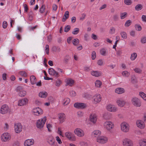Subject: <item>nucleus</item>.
Returning a JSON list of instances; mask_svg holds the SVG:
<instances>
[{
  "mask_svg": "<svg viewBox=\"0 0 146 146\" xmlns=\"http://www.w3.org/2000/svg\"><path fill=\"white\" fill-rule=\"evenodd\" d=\"M69 13L68 11H66L65 12L64 16L62 19V21L63 22L65 21L66 19H67L69 17Z\"/></svg>",
  "mask_w": 146,
  "mask_h": 146,
  "instance_id": "obj_28",
  "label": "nucleus"
},
{
  "mask_svg": "<svg viewBox=\"0 0 146 146\" xmlns=\"http://www.w3.org/2000/svg\"><path fill=\"white\" fill-rule=\"evenodd\" d=\"M91 74L96 77H98L101 75V73L97 71H92L91 72Z\"/></svg>",
  "mask_w": 146,
  "mask_h": 146,
  "instance_id": "obj_24",
  "label": "nucleus"
},
{
  "mask_svg": "<svg viewBox=\"0 0 146 146\" xmlns=\"http://www.w3.org/2000/svg\"><path fill=\"white\" fill-rule=\"evenodd\" d=\"M48 94L46 92H42L39 93V96L41 98H45L47 96Z\"/></svg>",
  "mask_w": 146,
  "mask_h": 146,
  "instance_id": "obj_22",
  "label": "nucleus"
},
{
  "mask_svg": "<svg viewBox=\"0 0 146 146\" xmlns=\"http://www.w3.org/2000/svg\"><path fill=\"white\" fill-rule=\"evenodd\" d=\"M54 139L52 137H50L48 139V143L51 145H52L54 143Z\"/></svg>",
  "mask_w": 146,
  "mask_h": 146,
  "instance_id": "obj_33",
  "label": "nucleus"
},
{
  "mask_svg": "<svg viewBox=\"0 0 146 146\" xmlns=\"http://www.w3.org/2000/svg\"><path fill=\"white\" fill-rule=\"evenodd\" d=\"M141 42L143 44L146 43V37L143 36L142 37L141 39Z\"/></svg>",
  "mask_w": 146,
  "mask_h": 146,
  "instance_id": "obj_51",
  "label": "nucleus"
},
{
  "mask_svg": "<svg viewBox=\"0 0 146 146\" xmlns=\"http://www.w3.org/2000/svg\"><path fill=\"white\" fill-rule=\"evenodd\" d=\"M104 126L107 130H110L113 128L114 125L112 122L107 121L104 123Z\"/></svg>",
  "mask_w": 146,
  "mask_h": 146,
  "instance_id": "obj_3",
  "label": "nucleus"
},
{
  "mask_svg": "<svg viewBox=\"0 0 146 146\" xmlns=\"http://www.w3.org/2000/svg\"><path fill=\"white\" fill-rule=\"evenodd\" d=\"M135 72L137 73H140L142 72V70L139 68H135L134 69Z\"/></svg>",
  "mask_w": 146,
  "mask_h": 146,
  "instance_id": "obj_47",
  "label": "nucleus"
},
{
  "mask_svg": "<svg viewBox=\"0 0 146 146\" xmlns=\"http://www.w3.org/2000/svg\"><path fill=\"white\" fill-rule=\"evenodd\" d=\"M113 20L114 21H117L118 18V16L117 15H114L113 17Z\"/></svg>",
  "mask_w": 146,
  "mask_h": 146,
  "instance_id": "obj_62",
  "label": "nucleus"
},
{
  "mask_svg": "<svg viewBox=\"0 0 146 146\" xmlns=\"http://www.w3.org/2000/svg\"><path fill=\"white\" fill-rule=\"evenodd\" d=\"M28 103V101H18V105L19 106H23L26 105Z\"/></svg>",
  "mask_w": 146,
  "mask_h": 146,
  "instance_id": "obj_32",
  "label": "nucleus"
},
{
  "mask_svg": "<svg viewBox=\"0 0 146 146\" xmlns=\"http://www.w3.org/2000/svg\"><path fill=\"white\" fill-rule=\"evenodd\" d=\"M132 104L135 106L139 107L141 105V102L140 101H132Z\"/></svg>",
  "mask_w": 146,
  "mask_h": 146,
  "instance_id": "obj_25",
  "label": "nucleus"
},
{
  "mask_svg": "<svg viewBox=\"0 0 146 146\" xmlns=\"http://www.w3.org/2000/svg\"><path fill=\"white\" fill-rule=\"evenodd\" d=\"M96 57V52L95 51H93L92 53V60H94Z\"/></svg>",
  "mask_w": 146,
  "mask_h": 146,
  "instance_id": "obj_55",
  "label": "nucleus"
},
{
  "mask_svg": "<svg viewBox=\"0 0 146 146\" xmlns=\"http://www.w3.org/2000/svg\"><path fill=\"white\" fill-rule=\"evenodd\" d=\"M70 95L72 97L75 96L76 95V93L74 91H71L70 92Z\"/></svg>",
  "mask_w": 146,
  "mask_h": 146,
  "instance_id": "obj_58",
  "label": "nucleus"
},
{
  "mask_svg": "<svg viewBox=\"0 0 146 146\" xmlns=\"http://www.w3.org/2000/svg\"><path fill=\"white\" fill-rule=\"evenodd\" d=\"M117 103L118 105L120 107H122L125 104V101H117Z\"/></svg>",
  "mask_w": 146,
  "mask_h": 146,
  "instance_id": "obj_30",
  "label": "nucleus"
},
{
  "mask_svg": "<svg viewBox=\"0 0 146 146\" xmlns=\"http://www.w3.org/2000/svg\"><path fill=\"white\" fill-rule=\"evenodd\" d=\"M131 82L133 84L135 83L136 82L137 80L136 77L135 76H131Z\"/></svg>",
  "mask_w": 146,
  "mask_h": 146,
  "instance_id": "obj_46",
  "label": "nucleus"
},
{
  "mask_svg": "<svg viewBox=\"0 0 146 146\" xmlns=\"http://www.w3.org/2000/svg\"><path fill=\"white\" fill-rule=\"evenodd\" d=\"M121 130L124 132H127L129 131L130 126L129 125L125 122H123L121 124Z\"/></svg>",
  "mask_w": 146,
  "mask_h": 146,
  "instance_id": "obj_2",
  "label": "nucleus"
},
{
  "mask_svg": "<svg viewBox=\"0 0 146 146\" xmlns=\"http://www.w3.org/2000/svg\"><path fill=\"white\" fill-rule=\"evenodd\" d=\"M107 110L112 112H115L118 110L117 107L114 105L109 104L106 106Z\"/></svg>",
  "mask_w": 146,
  "mask_h": 146,
  "instance_id": "obj_4",
  "label": "nucleus"
},
{
  "mask_svg": "<svg viewBox=\"0 0 146 146\" xmlns=\"http://www.w3.org/2000/svg\"><path fill=\"white\" fill-rule=\"evenodd\" d=\"M97 63L99 66H102L103 65V61L102 59L98 60Z\"/></svg>",
  "mask_w": 146,
  "mask_h": 146,
  "instance_id": "obj_53",
  "label": "nucleus"
},
{
  "mask_svg": "<svg viewBox=\"0 0 146 146\" xmlns=\"http://www.w3.org/2000/svg\"><path fill=\"white\" fill-rule=\"evenodd\" d=\"M52 50L54 52H59L60 51V48L58 46H54L52 48Z\"/></svg>",
  "mask_w": 146,
  "mask_h": 146,
  "instance_id": "obj_26",
  "label": "nucleus"
},
{
  "mask_svg": "<svg viewBox=\"0 0 146 146\" xmlns=\"http://www.w3.org/2000/svg\"><path fill=\"white\" fill-rule=\"evenodd\" d=\"M70 58V57L69 56H66L64 58V62L66 63H67L68 62V60Z\"/></svg>",
  "mask_w": 146,
  "mask_h": 146,
  "instance_id": "obj_57",
  "label": "nucleus"
},
{
  "mask_svg": "<svg viewBox=\"0 0 146 146\" xmlns=\"http://www.w3.org/2000/svg\"><path fill=\"white\" fill-rule=\"evenodd\" d=\"M139 94L144 100H146V94H145L143 92H139Z\"/></svg>",
  "mask_w": 146,
  "mask_h": 146,
  "instance_id": "obj_40",
  "label": "nucleus"
},
{
  "mask_svg": "<svg viewBox=\"0 0 146 146\" xmlns=\"http://www.w3.org/2000/svg\"><path fill=\"white\" fill-rule=\"evenodd\" d=\"M30 80L31 84H35L36 81V79L35 77L33 75L31 76L30 77Z\"/></svg>",
  "mask_w": 146,
  "mask_h": 146,
  "instance_id": "obj_23",
  "label": "nucleus"
},
{
  "mask_svg": "<svg viewBox=\"0 0 146 146\" xmlns=\"http://www.w3.org/2000/svg\"><path fill=\"white\" fill-rule=\"evenodd\" d=\"M22 126L20 123H17L15 124V130L17 133H19L22 130Z\"/></svg>",
  "mask_w": 146,
  "mask_h": 146,
  "instance_id": "obj_11",
  "label": "nucleus"
},
{
  "mask_svg": "<svg viewBox=\"0 0 146 146\" xmlns=\"http://www.w3.org/2000/svg\"><path fill=\"white\" fill-rule=\"evenodd\" d=\"M48 72L50 74L52 75H54L56 77H58L59 76L58 72H56V71L52 68L49 69Z\"/></svg>",
  "mask_w": 146,
  "mask_h": 146,
  "instance_id": "obj_17",
  "label": "nucleus"
},
{
  "mask_svg": "<svg viewBox=\"0 0 146 146\" xmlns=\"http://www.w3.org/2000/svg\"><path fill=\"white\" fill-rule=\"evenodd\" d=\"M139 143L140 146H146V139L140 140Z\"/></svg>",
  "mask_w": 146,
  "mask_h": 146,
  "instance_id": "obj_29",
  "label": "nucleus"
},
{
  "mask_svg": "<svg viewBox=\"0 0 146 146\" xmlns=\"http://www.w3.org/2000/svg\"><path fill=\"white\" fill-rule=\"evenodd\" d=\"M79 43V40L77 38H75L72 41V43L73 45L76 46Z\"/></svg>",
  "mask_w": 146,
  "mask_h": 146,
  "instance_id": "obj_42",
  "label": "nucleus"
},
{
  "mask_svg": "<svg viewBox=\"0 0 146 146\" xmlns=\"http://www.w3.org/2000/svg\"><path fill=\"white\" fill-rule=\"evenodd\" d=\"M74 81L71 78L67 80L66 81L67 84L70 86H72L74 84Z\"/></svg>",
  "mask_w": 146,
  "mask_h": 146,
  "instance_id": "obj_27",
  "label": "nucleus"
},
{
  "mask_svg": "<svg viewBox=\"0 0 146 146\" xmlns=\"http://www.w3.org/2000/svg\"><path fill=\"white\" fill-rule=\"evenodd\" d=\"M77 114L78 117H81L83 115L84 113L82 111H80L77 112Z\"/></svg>",
  "mask_w": 146,
  "mask_h": 146,
  "instance_id": "obj_59",
  "label": "nucleus"
},
{
  "mask_svg": "<svg viewBox=\"0 0 146 146\" xmlns=\"http://www.w3.org/2000/svg\"><path fill=\"white\" fill-rule=\"evenodd\" d=\"M74 107L76 108L83 109L86 107V105L80 102L76 103L74 104Z\"/></svg>",
  "mask_w": 146,
  "mask_h": 146,
  "instance_id": "obj_9",
  "label": "nucleus"
},
{
  "mask_svg": "<svg viewBox=\"0 0 146 146\" xmlns=\"http://www.w3.org/2000/svg\"><path fill=\"white\" fill-rule=\"evenodd\" d=\"M16 90L17 92H19L20 91L23 90V87L20 86H19L17 88Z\"/></svg>",
  "mask_w": 146,
  "mask_h": 146,
  "instance_id": "obj_60",
  "label": "nucleus"
},
{
  "mask_svg": "<svg viewBox=\"0 0 146 146\" xmlns=\"http://www.w3.org/2000/svg\"><path fill=\"white\" fill-rule=\"evenodd\" d=\"M92 99L94 100H101L102 97L100 94H97L93 96Z\"/></svg>",
  "mask_w": 146,
  "mask_h": 146,
  "instance_id": "obj_19",
  "label": "nucleus"
},
{
  "mask_svg": "<svg viewBox=\"0 0 146 146\" xmlns=\"http://www.w3.org/2000/svg\"><path fill=\"white\" fill-rule=\"evenodd\" d=\"M26 94V92L25 90H22L20 91L18 94L21 97H23L25 96Z\"/></svg>",
  "mask_w": 146,
  "mask_h": 146,
  "instance_id": "obj_34",
  "label": "nucleus"
},
{
  "mask_svg": "<svg viewBox=\"0 0 146 146\" xmlns=\"http://www.w3.org/2000/svg\"><path fill=\"white\" fill-rule=\"evenodd\" d=\"M32 112L35 115L38 116L43 113L42 110L39 108H36L32 110Z\"/></svg>",
  "mask_w": 146,
  "mask_h": 146,
  "instance_id": "obj_6",
  "label": "nucleus"
},
{
  "mask_svg": "<svg viewBox=\"0 0 146 146\" xmlns=\"http://www.w3.org/2000/svg\"><path fill=\"white\" fill-rule=\"evenodd\" d=\"M70 28V25H67L64 29V31L67 32L69 31Z\"/></svg>",
  "mask_w": 146,
  "mask_h": 146,
  "instance_id": "obj_56",
  "label": "nucleus"
},
{
  "mask_svg": "<svg viewBox=\"0 0 146 146\" xmlns=\"http://www.w3.org/2000/svg\"><path fill=\"white\" fill-rule=\"evenodd\" d=\"M79 31V29L78 28H76L72 31V33L74 35H76L78 33Z\"/></svg>",
  "mask_w": 146,
  "mask_h": 146,
  "instance_id": "obj_44",
  "label": "nucleus"
},
{
  "mask_svg": "<svg viewBox=\"0 0 146 146\" xmlns=\"http://www.w3.org/2000/svg\"><path fill=\"white\" fill-rule=\"evenodd\" d=\"M11 135L8 133H3L1 136V140L3 141L7 142L11 139Z\"/></svg>",
  "mask_w": 146,
  "mask_h": 146,
  "instance_id": "obj_5",
  "label": "nucleus"
},
{
  "mask_svg": "<svg viewBox=\"0 0 146 146\" xmlns=\"http://www.w3.org/2000/svg\"><path fill=\"white\" fill-rule=\"evenodd\" d=\"M45 9V7L44 5H42L40 9V13H43Z\"/></svg>",
  "mask_w": 146,
  "mask_h": 146,
  "instance_id": "obj_43",
  "label": "nucleus"
},
{
  "mask_svg": "<svg viewBox=\"0 0 146 146\" xmlns=\"http://www.w3.org/2000/svg\"><path fill=\"white\" fill-rule=\"evenodd\" d=\"M136 124L137 127L140 129H143L145 127V124L142 121L138 120L136 122Z\"/></svg>",
  "mask_w": 146,
  "mask_h": 146,
  "instance_id": "obj_16",
  "label": "nucleus"
},
{
  "mask_svg": "<svg viewBox=\"0 0 146 146\" xmlns=\"http://www.w3.org/2000/svg\"><path fill=\"white\" fill-rule=\"evenodd\" d=\"M56 140L57 141L59 144H60L62 143V142L58 136H56Z\"/></svg>",
  "mask_w": 146,
  "mask_h": 146,
  "instance_id": "obj_61",
  "label": "nucleus"
},
{
  "mask_svg": "<svg viewBox=\"0 0 146 146\" xmlns=\"http://www.w3.org/2000/svg\"><path fill=\"white\" fill-rule=\"evenodd\" d=\"M124 2L125 4L127 5H130L132 3L131 0H124Z\"/></svg>",
  "mask_w": 146,
  "mask_h": 146,
  "instance_id": "obj_52",
  "label": "nucleus"
},
{
  "mask_svg": "<svg viewBox=\"0 0 146 146\" xmlns=\"http://www.w3.org/2000/svg\"><path fill=\"white\" fill-rule=\"evenodd\" d=\"M127 13L126 12H124L121 13L120 14V17L121 19H123L126 17L127 15Z\"/></svg>",
  "mask_w": 146,
  "mask_h": 146,
  "instance_id": "obj_49",
  "label": "nucleus"
},
{
  "mask_svg": "<svg viewBox=\"0 0 146 146\" xmlns=\"http://www.w3.org/2000/svg\"><path fill=\"white\" fill-rule=\"evenodd\" d=\"M137 54L136 53H133L131 54L130 59L132 60H134L137 58Z\"/></svg>",
  "mask_w": 146,
  "mask_h": 146,
  "instance_id": "obj_35",
  "label": "nucleus"
},
{
  "mask_svg": "<svg viewBox=\"0 0 146 146\" xmlns=\"http://www.w3.org/2000/svg\"><path fill=\"white\" fill-rule=\"evenodd\" d=\"M104 118L106 119H108L110 118L109 114L108 113H105L103 115Z\"/></svg>",
  "mask_w": 146,
  "mask_h": 146,
  "instance_id": "obj_41",
  "label": "nucleus"
},
{
  "mask_svg": "<svg viewBox=\"0 0 146 146\" xmlns=\"http://www.w3.org/2000/svg\"><path fill=\"white\" fill-rule=\"evenodd\" d=\"M46 120V117L45 116L42 119H39L37 121L36 126L37 127L41 129L43 127Z\"/></svg>",
  "mask_w": 146,
  "mask_h": 146,
  "instance_id": "obj_1",
  "label": "nucleus"
},
{
  "mask_svg": "<svg viewBox=\"0 0 146 146\" xmlns=\"http://www.w3.org/2000/svg\"><path fill=\"white\" fill-rule=\"evenodd\" d=\"M47 128L49 131H50L52 127L51 125L50 124H48L46 125Z\"/></svg>",
  "mask_w": 146,
  "mask_h": 146,
  "instance_id": "obj_64",
  "label": "nucleus"
},
{
  "mask_svg": "<svg viewBox=\"0 0 146 146\" xmlns=\"http://www.w3.org/2000/svg\"><path fill=\"white\" fill-rule=\"evenodd\" d=\"M90 121L94 124H95L97 121V117L96 115L94 113L91 114L90 116Z\"/></svg>",
  "mask_w": 146,
  "mask_h": 146,
  "instance_id": "obj_15",
  "label": "nucleus"
},
{
  "mask_svg": "<svg viewBox=\"0 0 146 146\" xmlns=\"http://www.w3.org/2000/svg\"><path fill=\"white\" fill-rule=\"evenodd\" d=\"M143 8L142 5L141 4H138L135 7V9L137 11L141 10Z\"/></svg>",
  "mask_w": 146,
  "mask_h": 146,
  "instance_id": "obj_36",
  "label": "nucleus"
},
{
  "mask_svg": "<svg viewBox=\"0 0 146 146\" xmlns=\"http://www.w3.org/2000/svg\"><path fill=\"white\" fill-rule=\"evenodd\" d=\"M120 35L121 37L124 39H126L127 38V34L126 32L124 31H121L120 33Z\"/></svg>",
  "mask_w": 146,
  "mask_h": 146,
  "instance_id": "obj_39",
  "label": "nucleus"
},
{
  "mask_svg": "<svg viewBox=\"0 0 146 146\" xmlns=\"http://www.w3.org/2000/svg\"><path fill=\"white\" fill-rule=\"evenodd\" d=\"M19 74L23 77H26L27 76L26 73L25 71H21L19 72Z\"/></svg>",
  "mask_w": 146,
  "mask_h": 146,
  "instance_id": "obj_45",
  "label": "nucleus"
},
{
  "mask_svg": "<svg viewBox=\"0 0 146 146\" xmlns=\"http://www.w3.org/2000/svg\"><path fill=\"white\" fill-rule=\"evenodd\" d=\"M58 119L60 123L63 122L66 119V115L62 113H60L58 115Z\"/></svg>",
  "mask_w": 146,
  "mask_h": 146,
  "instance_id": "obj_14",
  "label": "nucleus"
},
{
  "mask_svg": "<svg viewBox=\"0 0 146 146\" xmlns=\"http://www.w3.org/2000/svg\"><path fill=\"white\" fill-rule=\"evenodd\" d=\"M45 48V52L47 54H49V45L48 44L46 45Z\"/></svg>",
  "mask_w": 146,
  "mask_h": 146,
  "instance_id": "obj_54",
  "label": "nucleus"
},
{
  "mask_svg": "<svg viewBox=\"0 0 146 146\" xmlns=\"http://www.w3.org/2000/svg\"><path fill=\"white\" fill-rule=\"evenodd\" d=\"M34 143V140L33 139H31L26 140L24 142L25 146H30L33 145Z\"/></svg>",
  "mask_w": 146,
  "mask_h": 146,
  "instance_id": "obj_13",
  "label": "nucleus"
},
{
  "mask_svg": "<svg viewBox=\"0 0 146 146\" xmlns=\"http://www.w3.org/2000/svg\"><path fill=\"white\" fill-rule=\"evenodd\" d=\"M95 84L96 87L100 88L102 85V82L99 80H97L95 82Z\"/></svg>",
  "mask_w": 146,
  "mask_h": 146,
  "instance_id": "obj_38",
  "label": "nucleus"
},
{
  "mask_svg": "<svg viewBox=\"0 0 146 146\" xmlns=\"http://www.w3.org/2000/svg\"><path fill=\"white\" fill-rule=\"evenodd\" d=\"M101 134V132L99 130H95L93 131L92 135L95 137L99 136Z\"/></svg>",
  "mask_w": 146,
  "mask_h": 146,
  "instance_id": "obj_20",
  "label": "nucleus"
},
{
  "mask_svg": "<svg viewBox=\"0 0 146 146\" xmlns=\"http://www.w3.org/2000/svg\"><path fill=\"white\" fill-rule=\"evenodd\" d=\"M123 146H133V143L131 140L129 139L125 138L123 140Z\"/></svg>",
  "mask_w": 146,
  "mask_h": 146,
  "instance_id": "obj_8",
  "label": "nucleus"
},
{
  "mask_svg": "<svg viewBox=\"0 0 146 146\" xmlns=\"http://www.w3.org/2000/svg\"><path fill=\"white\" fill-rule=\"evenodd\" d=\"M135 27L136 30L138 31H140L141 30V27L139 25L136 24L135 25Z\"/></svg>",
  "mask_w": 146,
  "mask_h": 146,
  "instance_id": "obj_50",
  "label": "nucleus"
},
{
  "mask_svg": "<svg viewBox=\"0 0 146 146\" xmlns=\"http://www.w3.org/2000/svg\"><path fill=\"white\" fill-rule=\"evenodd\" d=\"M83 98H86L87 100H91L92 98V96L87 93H84L83 95Z\"/></svg>",
  "mask_w": 146,
  "mask_h": 146,
  "instance_id": "obj_31",
  "label": "nucleus"
},
{
  "mask_svg": "<svg viewBox=\"0 0 146 146\" xmlns=\"http://www.w3.org/2000/svg\"><path fill=\"white\" fill-rule=\"evenodd\" d=\"M9 111L8 106L6 105H4L1 108L0 112L2 114H5L7 113Z\"/></svg>",
  "mask_w": 146,
  "mask_h": 146,
  "instance_id": "obj_12",
  "label": "nucleus"
},
{
  "mask_svg": "<svg viewBox=\"0 0 146 146\" xmlns=\"http://www.w3.org/2000/svg\"><path fill=\"white\" fill-rule=\"evenodd\" d=\"M131 21L130 20H128L127 21L125 22V27H128L131 24Z\"/></svg>",
  "mask_w": 146,
  "mask_h": 146,
  "instance_id": "obj_63",
  "label": "nucleus"
},
{
  "mask_svg": "<svg viewBox=\"0 0 146 146\" xmlns=\"http://www.w3.org/2000/svg\"><path fill=\"white\" fill-rule=\"evenodd\" d=\"M108 141L107 137L104 136L98 137L97 139V141L99 143L104 144L107 143Z\"/></svg>",
  "mask_w": 146,
  "mask_h": 146,
  "instance_id": "obj_7",
  "label": "nucleus"
},
{
  "mask_svg": "<svg viewBox=\"0 0 146 146\" xmlns=\"http://www.w3.org/2000/svg\"><path fill=\"white\" fill-rule=\"evenodd\" d=\"M100 53L102 55L105 56L106 55V50L104 49H102L100 50Z\"/></svg>",
  "mask_w": 146,
  "mask_h": 146,
  "instance_id": "obj_48",
  "label": "nucleus"
},
{
  "mask_svg": "<svg viewBox=\"0 0 146 146\" xmlns=\"http://www.w3.org/2000/svg\"><path fill=\"white\" fill-rule=\"evenodd\" d=\"M65 135L66 137L69 139L72 140L73 135L71 132H66L65 133Z\"/></svg>",
  "mask_w": 146,
  "mask_h": 146,
  "instance_id": "obj_21",
  "label": "nucleus"
},
{
  "mask_svg": "<svg viewBox=\"0 0 146 146\" xmlns=\"http://www.w3.org/2000/svg\"><path fill=\"white\" fill-rule=\"evenodd\" d=\"M129 73L127 71H123L122 73V74L124 77H128L129 75Z\"/></svg>",
  "mask_w": 146,
  "mask_h": 146,
  "instance_id": "obj_37",
  "label": "nucleus"
},
{
  "mask_svg": "<svg viewBox=\"0 0 146 146\" xmlns=\"http://www.w3.org/2000/svg\"><path fill=\"white\" fill-rule=\"evenodd\" d=\"M74 133L77 136L79 137H82L84 135V131L80 128H77L74 131Z\"/></svg>",
  "mask_w": 146,
  "mask_h": 146,
  "instance_id": "obj_10",
  "label": "nucleus"
},
{
  "mask_svg": "<svg viewBox=\"0 0 146 146\" xmlns=\"http://www.w3.org/2000/svg\"><path fill=\"white\" fill-rule=\"evenodd\" d=\"M125 92L124 89L121 88H118L115 90V92L118 94H121L124 93Z\"/></svg>",
  "mask_w": 146,
  "mask_h": 146,
  "instance_id": "obj_18",
  "label": "nucleus"
}]
</instances>
